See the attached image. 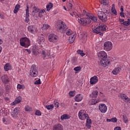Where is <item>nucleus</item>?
Instances as JSON below:
<instances>
[{
	"mask_svg": "<svg viewBox=\"0 0 130 130\" xmlns=\"http://www.w3.org/2000/svg\"><path fill=\"white\" fill-rule=\"evenodd\" d=\"M52 130H63V126L61 124H56L53 126Z\"/></svg>",
	"mask_w": 130,
	"mask_h": 130,
	"instance_id": "nucleus-17",
	"label": "nucleus"
},
{
	"mask_svg": "<svg viewBox=\"0 0 130 130\" xmlns=\"http://www.w3.org/2000/svg\"><path fill=\"white\" fill-rule=\"evenodd\" d=\"M38 43L41 45H42L44 43V41H45V38L43 37H38Z\"/></svg>",
	"mask_w": 130,
	"mask_h": 130,
	"instance_id": "nucleus-25",
	"label": "nucleus"
},
{
	"mask_svg": "<svg viewBox=\"0 0 130 130\" xmlns=\"http://www.w3.org/2000/svg\"><path fill=\"white\" fill-rule=\"evenodd\" d=\"M119 22H120V24H122V25H124V19H119Z\"/></svg>",
	"mask_w": 130,
	"mask_h": 130,
	"instance_id": "nucleus-57",
	"label": "nucleus"
},
{
	"mask_svg": "<svg viewBox=\"0 0 130 130\" xmlns=\"http://www.w3.org/2000/svg\"><path fill=\"white\" fill-rule=\"evenodd\" d=\"M121 71V68L118 67L116 68L113 71V75H117L119 74V73H120V71Z\"/></svg>",
	"mask_w": 130,
	"mask_h": 130,
	"instance_id": "nucleus-30",
	"label": "nucleus"
},
{
	"mask_svg": "<svg viewBox=\"0 0 130 130\" xmlns=\"http://www.w3.org/2000/svg\"><path fill=\"white\" fill-rule=\"evenodd\" d=\"M69 95L70 97H74L75 95H76V91L75 90H71L69 92Z\"/></svg>",
	"mask_w": 130,
	"mask_h": 130,
	"instance_id": "nucleus-46",
	"label": "nucleus"
},
{
	"mask_svg": "<svg viewBox=\"0 0 130 130\" xmlns=\"http://www.w3.org/2000/svg\"><path fill=\"white\" fill-rule=\"evenodd\" d=\"M75 39H76V36L75 35H71L69 39V43H73L74 41H75Z\"/></svg>",
	"mask_w": 130,
	"mask_h": 130,
	"instance_id": "nucleus-29",
	"label": "nucleus"
},
{
	"mask_svg": "<svg viewBox=\"0 0 130 130\" xmlns=\"http://www.w3.org/2000/svg\"><path fill=\"white\" fill-rule=\"evenodd\" d=\"M29 16L25 15V22L26 23H28L29 21H30V20L29 19Z\"/></svg>",
	"mask_w": 130,
	"mask_h": 130,
	"instance_id": "nucleus-53",
	"label": "nucleus"
},
{
	"mask_svg": "<svg viewBox=\"0 0 130 130\" xmlns=\"http://www.w3.org/2000/svg\"><path fill=\"white\" fill-rule=\"evenodd\" d=\"M104 31H106V25L104 24L100 25L99 27L93 29V32L95 34H99L100 32H104Z\"/></svg>",
	"mask_w": 130,
	"mask_h": 130,
	"instance_id": "nucleus-5",
	"label": "nucleus"
},
{
	"mask_svg": "<svg viewBox=\"0 0 130 130\" xmlns=\"http://www.w3.org/2000/svg\"><path fill=\"white\" fill-rule=\"evenodd\" d=\"M25 51H27V52H28V53H29V54H30L31 53V50H30L28 49H25Z\"/></svg>",
	"mask_w": 130,
	"mask_h": 130,
	"instance_id": "nucleus-63",
	"label": "nucleus"
},
{
	"mask_svg": "<svg viewBox=\"0 0 130 130\" xmlns=\"http://www.w3.org/2000/svg\"><path fill=\"white\" fill-rule=\"evenodd\" d=\"M98 82V77L94 76L90 78V85H95Z\"/></svg>",
	"mask_w": 130,
	"mask_h": 130,
	"instance_id": "nucleus-18",
	"label": "nucleus"
},
{
	"mask_svg": "<svg viewBox=\"0 0 130 130\" xmlns=\"http://www.w3.org/2000/svg\"><path fill=\"white\" fill-rule=\"evenodd\" d=\"M100 63L102 67H104V68H106V67H108V66H109V63H110V59H109L107 57L102 59Z\"/></svg>",
	"mask_w": 130,
	"mask_h": 130,
	"instance_id": "nucleus-11",
	"label": "nucleus"
},
{
	"mask_svg": "<svg viewBox=\"0 0 130 130\" xmlns=\"http://www.w3.org/2000/svg\"><path fill=\"white\" fill-rule=\"evenodd\" d=\"M99 109L102 113H106L107 112V106L105 104H100L99 105Z\"/></svg>",
	"mask_w": 130,
	"mask_h": 130,
	"instance_id": "nucleus-12",
	"label": "nucleus"
},
{
	"mask_svg": "<svg viewBox=\"0 0 130 130\" xmlns=\"http://www.w3.org/2000/svg\"><path fill=\"white\" fill-rule=\"evenodd\" d=\"M4 70L5 72H8V71L12 70V65L10 63H7L4 66Z\"/></svg>",
	"mask_w": 130,
	"mask_h": 130,
	"instance_id": "nucleus-24",
	"label": "nucleus"
},
{
	"mask_svg": "<svg viewBox=\"0 0 130 130\" xmlns=\"http://www.w3.org/2000/svg\"><path fill=\"white\" fill-rule=\"evenodd\" d=\"M124 26H129L130 25V19H128L127 21H125L124 22Z\"/></svg>",
	"mask_w": 130,
	"mask_h": 130,
	"instance_id": "nucleus-48",
	"label": "nucleus"
},
{
	"mask_svg": "<svg viewBox=\"0 0 130 130\" xmlns=\"http://www.w3.org/2000/svg\"><path fill=\"white\" fill-rule=\"evenodd\" d=\"M25 111H27L28 112H31V111H32V108H31L29 106H26L25 107Z\"/></svg>",
	"mask_w": 130,
	"mask_h": 130,
	"instance_id": "nucleus-45",
	"label": "nucleus"
},
{
	"mask_svg": "<svg viewBox=\"0 0 130 130\" xmlns=\"http://www.w3.org/2000/svg\"><path fill=\"white\" fill-rule=\"evenodd\" d=\"M53 7L52 3H49L46 6L47 11H50L51 9Z\"/></svg>",
	"mask_w": 130,
	"mask_h": 130,
	"instance_id": "nucleus-43",
	"label": "nucleus"
},
{
	"mask_svg": "<svg viewBox=\"0 0 130 130\" xmlns=\"http://www.w3.org/2000/svg\"><path fill=\"white\" fill-rule=\"evenodd\" d=\"M99 102V100L95 99H92L89 100V103L90 105H95Z\"/></svg>",
	"mask_w": 130,
	"mask_h": 130,
	"instance_id": "nucleus-22",
	"label": "nucleus"
},
{
	"mask_svg": "<svg viewBox=\"0 0 130 130\" xmlns=\"http://www.w3.org/2000/svg\"><path fill=\"white\" fill-rule=\"evenodd\" d=\"M3 92H4V89H2V88L0 87V96H2Z\"/></svg>",
	"mask_w": 130,
	"mask_h": 130,
	"instance_id": "nucleus-59",
	"label": "nucleus"
},
{
	"mask_svg": "<svg viewBox=\"0 0 130 130\" xmlns=\"http://www.w3.org/2000/svg\"><path fill=\"white\" fill-rule=\"evenodd\" d=\"M120 17H123V18H124V13L123 12H120L119 14Z\"/></svg>",
	"mask_w": 130,
	"mask_h": 130,
	"instance_id": "nucleus-61",
	"label": "nucleus"
},
{
	"mask_svg": "<svg viewBox=\"0 0 130 130\" xmlns=\"http://www.w3.org/2000/svg\"><path fill=\"white\" fill-rule=\"evenodd\" d=\"M82 69V68L81 67H77L74 68V70L75 72H79V71H81V70Z\"/></svg>",
	"mask_w": 130,
	"mask_h": 130,
	"instance_id": "nucleus-50",
	"label": "nucleus"
},
{
	"mask_svg": "<svg viewBox=\"0 0 130 130\" xmlns=\"http://www.w3.org/2000/svg\"><path fill=\"white\" fill-rule=\"evenodd\" d=\"M27 30L29 33H30V34H34V35L38 32V29H37V27L35 25H28L27 26Z\"/></svg>",
	"mask_w": 130,
	"mask_h": 130,
	"instance_id": "nucleus-7",
	"label": "nucleus"
},
{
	"mask_svg": "<svg viewBox=\"0 0 130 130\" xmlns=\"http://www.w3.org/2000/svg\"><path fill=\"white\" fill-rule=\"evenodd\" d=\"M55 107H59V103H58L56 101H54Z\"/></svg>",
	"mask_w": 130,
	"mask_h": 130,
	"instance_id": "nucleus-54",
	"label": "nucleus"
},
{
	"mask_svg": "<svg viewBox=\"0 0 130 130\" xmlns=\"http://www.w3.org/2000/svg\"><path fill=\"white\" fill-rule=\"evenodd\" d=\"M71 118V116L68 115L67 114H64L60 117L61 120H64V119H70Z\"/></svg>",
	"mask_w": 130,
	"mask_h": 130,
	"instance_id": "nucleus-28",
	"label": "nucleus"
},
{
	"mask_svg": "<svg viewBox=\"0 0 130 130\" xmlns=\"http://www.w3.org/2000/svg\"><path fill=\"white\" fill-rule=\"evenodd\" d=\"M72 63H73V64H76V63H77V58L76 57L73 58Z\"/></svg>",
	"mask_w": 130,
	"mask_h": 130,
	"instance_id": "nucleus-55",
	"label": "nucleus"
},
{
	"mask_svg": "<svg viewBox=\"0 0 130 130\" xmlns=\"http://www.w3.org/2000/svg\"><path fill=\"white\" fill-rule=\"evenodd\" d=\"M25 87L24 84H18L17 86V90H24L25 89Z\"/></svg>",
	"mask_w": 130,
	"mask_h": 130,
	"instance_id": "nucleus-39",
	"label": "nucleus"
},
{
	"mask_svg": "<svg viewBox=\"0 0 130 130\" xmlns=\"http://www.w3.org/2000/svg\"><path fill=\"white\" fill-rule=\"evenodd\" d=\"M38 69L36 67V65L32 64L29 71V75L32 78H36L38 76Z\"/></svg>",
	"mask_w": 130,
	"mask_h": 130,
	"instance_id": "nucleus-2",
	"label": "nucleus"
},
{
	"mask_svg": "<svg viewBox=\"0 0 130 130\" xmlns=\"http://www.w3.org/2000/svg\"><path fill=\"white\" fill-rule=\"evenodd\" d=\"M20 111H21V109H20V108H15L11 114L12 117H13V118H17V117H18V114L20 113Z\"/></svg>",
	"mask_w": 130,
	"mask_h": 130,
	"instance_id": "nucleus-13",
	"label": "nucleus"
},
{
	"mask_svg": "<svg viewBox=\"0 0 130 130\" xmlns=\"http://www.w3.org/2000/svg\"><path fill=\"white\" fill-rule=\"evenodd\" d=\"M3 121L4 123H5V124H9V122H8L7 121V120H6V119H5V118L3 119Z\"/></svg>",
	"mask_w": 130,
	"mask_h": 130,
	"instance_id": "nucleus-58",
	"label": "nucleus"
},
{
	"mask_svg": "<svg viewBox=\"0 0 130 130\" xmlns=\"http://www.w3.org/2000/svg\"><path fill=\"white\" fill-rule=\"evenodd\" d=\"M114 130H121V128L119 126H117L114 128Z\"/></svg>",
	"mask_w": 130,
	"mask_h": 130,
	"instance_id": "nucleus-60",
	"label": "nucleus"
},
{
	"mask_svg": "<svg viewBox=\"0 0 130 130\" xmlns=\"http://www.w3.org/2000/svg\"><path fill=\"white\" fill-rule=\"evenodd\" d=\"M54 108V106L53 104L45 106V108H46L47 110H51V109H53Z\"/></svg>",
	"mask_w": 130,
	"mask_h": 130,
	"instance_id": "nucleus-40",
	"label": "nucleus"
},
{
	"mask_svg": "<svg viewBox=\"0 0 130 130\" xmlns=\"http://www.w3.org/2000/svg\"><path fill=\"white\" fill-rule=\"evenodd\" d=\"M1 79L4 84H9L10 83V78L7 75L2 76Z\"/></svg>",
	"mask_w": 130,
	"mask_h": 130,
	"instance_id": "nucleus-14",
	"label": "nucleus"
},
{
	"mask_svg": "<svg viewBox=\"0 0 130 130\" xmlns=\"http://www.w3.org/2000/svg\"><path fill=\"white\" fill-rule=\"evenodd\" d=\"M98 16L102 22H106V21H107V16L104 12L98 11Z\"/></svg>",
	"mask_w": 130,
	"mask_h": 130,
	"instance_id": "nucleus-10",
	"label": "nucleus"
},
{
	"mask_svg": "<svg viewBox=\"0 0 130 130\" xmlns=\"http://www.w3.org/2000/svg\"><path fill=\"white\" fill-rule=\"evenodd\" d=\"M82 16L83 15L80 14L79 18H78V19L79 23H80V24H81L82 25H83V26H86L88 25V24H90V18H89V17L82 18Z\"/></svg>",
	"mask_w": 130,
	"mask_h": 130,
	"instance_id": "nucleus-3",
	"label": "nucleus"
},
{
	"mask_svg": "<svg viewBox=\"0 0 130 130\" xmlns=\"http://www.w3.org/2000/svg\"><path fill=\"white\" fill-rule=\"evenodd\" d=\"M100 2L102 5H104V6L109 5V1L108 0H100Z\"/></svg>",
	"mask_w": 130,
	"mask_h": 130,
	"instance_id": "nucleus-36",
	"label": "nucleus"
},
{
	"mask_svg": "<svg viewBox=\"0 0 130 130\" xmlns=\"http://www.w3.org/2000/svg\"><path fill=\"white\" fill-rule=\"evenodd\" d=\"M86 119V125L88 128H90L91 124L92 123V122H91V119H90L89 117L87 118Z\"/></svg>",
	"mask_w": 130,
	"mask_h": 130,
	"instance_id": "nucleus-31",
	"label": "nucleus"
},
{
	"mask_svg": "<svg viewBox=\"0 0 130 130\" xmlns=\"http://www.w3.org/2000/svg\"><path fill=\"white\" fill-rule=\"evenodd\" d=\"M113 48V45L110 41H107L104 44V49L106 51H110Z\"/></svg>",
	"mask_w": 130,
	"mask_h": 130,
	"instance_id": "nucleus-6",
	"label": "nucleus"
},
{
	"mask_svg": "<svg viewBox=\"0 0 130 130\" xmlns=\"http://www.w3.org/2000/svg\"><path fill=\"white\" fill-rule=\"evenodd\" d=\"M71 16H72V17H76V19H79V17H80V14H78L77 15V14H76V13L75 12H72L71 13H70Z\"/></svg>",
	"mask_w": 130,
	"mask_h": 130,
	"instance_id": "nucleus-44",
	"label": "nucleus"
},
{
	"mask_svg": "<svg viewBox=\"0 0 130 130\" xmlns=\"http://www.w3.org/2000/svg\"><path fill=\"white\" fill-rule=\"evenodd\" d=\"M35 85H40L41 82H40V79H38V80L36 81L35 82Z\"/></svg>",
	"mask_w": 130,
	"mask_h": 130,
	"instance_id": "nucleus-56",
	"label": "nucleus"
},
{
	"mask_svg": "<svg viewBox=\"0 0 130 130\" xmlns=\"http://www.w3.org/2000/svg\"><path fill=\"white\" fill-rule=\"evenodd\" d=\"M67 8L70 10L73 9V5L71 3L67 4Z\"/></svg>",
	"mask_w": 130,
	"mask_h": 130,
	"instance_id": "nucleus-49",
	"label": "nucleus"
},
{
	"mask_svg": "<svg viewBox=\"0 0 130 130\" xmlns=\"http://www.w3.org/2000/svg\"><path fill=\"white\" fill-rule=\"evenodd\" d=\"M48 41L50 42H52L54 43L55 42H57L58 40V36H56L54 34H51L49 35L48 37Z\"/></svg>",
	"mask_w": 130,
	"mask_h": 130,
	"instance_id": "nucleus-8",
	"label": "nucleus"
},
{
	"mask_svg": "<svg viewBox=\"0 0 130 130\" xmlns=\"http://www.w3.org/2000/svg\"><path fill=\"white\" fill-rule=\"evenodd\" d=\"M20 44L25 48H28L30 46V40L27 37H23L20 40Z\"/></svg>",
	"mask_w": 130,
	"mask_h": 130,
	"instance_id": "nucleus-1",
	"label": "nucleus"
},
{
	"mask_svg": "<svg viewBox=\"0 0 130 130\" xmlns=\"http://www.w3.org/2000/svg\"><path fill=\"white\" fill-rule=\"evenodd\" d=\"M98 57H100V58L104 59L107 58V53L105 52L104 51H101L99 52L98 54Z\"/></svg>",
	"mask_w": 130,
	"mask_h": 130,
	"instance_id": "nucleus-15",
	"label": "nucleus"
},
{
	"mask_svg": "<svg viewBox=\"0 0 130 130\" xmlns=\"http://www.w3.org/2000/svg\"><path fill=\"white\" fill-rule=\"evenodd\" d=\"M111 12L115 16H117V11L115 9V5L114 4H112V5Z\"/></svg>",
	"mask_w": 130,
	"mask_h": 130,
	"instance_id": "nucleus-32",
	"label": "nucleus"
},
{
	"mask_svg": "<svg viewBox=\"0 0 130 130\" xmlns=\"http://www.w3.org/2000/svg\"><path fill=\"white\" fill-rule=\"evenodd\" d=\"M20 8H21V5H19V4H17L15 7V9L14 10V14H17V13H18V12H19V10H20Z\"/></svg>",
	"mask_w": 130,
	"mask_h": 130,
	"instance_id": "nucleus-33",
	"label": "nucleus"
},
{
	"mask_svg": "<svg viewBox=\"0 0 130 130\" xmlns=\"http://www.w3.org/2000/svg\"><path fill=\"white\" fill-rule=\"evenodd\" d=\"M45 13V10L44 9H42L41 11L39 10V13H38V16L39 18H42L43 17V14Z\"/></svg>",
	"mask_w": 130,
	"mask_h": 130,
	"instance_id": "nucleus-35",
	"label": "nucleus"
},
{
	"mask_svg": "<svg viewBox=\"0 0 130 130\" xmlns=\"http://www.w3.org/2000/svg\"><path fill=\"white\" fill-rule=\"evenodd\" d=\"M78 117L81 120H85V119L89 118V115L88 114H86L85 110H81L78 112Z\"/></svg>",
	"mask_w": 130,
	"mask_h": 130,
	"instance_id": "nucleus-4",
	"label": "nucleus"
},
{
	"mask_svg": "<svg viewBox=\"0 0 130 130\" xmlns=\"http://www.w3.org/2000/svg\"><path fill=\"white\" fill-rule=\"evenodd\" d=\"M22 101V98L21 96H18L16 98L15 100L11 103L12 106H14V105H16V104H19L20 102Z\"/></svg>",
	"mask_w": 130,
	"mask_h": 130,
	"instance_id": "nucleus-20",
	"label": "nucleus"
},
{
	"mask_svg": "<svg viewBox=\"0 0 130 130\" xmlns=\"http://www.w3.org/2000/svg\"><path fill=\"white\" fill-rule=\"evenodd\" d=\"M32 53H33L34 55H38L39 54V52H38V49L37 48L34 47L32 49Z\"/></svg>",
	"mask_w": 130,
	"mask_h": 130,
	"instance_id": "nucleus-34",
	"label": "nucleus"
},
{
	"mask_svg": "<svg viewBox=\"0 0 130 130\" xmlns=\"http://www.w3.org/2000/svg\"><path fill=\"white\" fill-rule=\"evenodd\" d=\"M42 54L44 57V59H45L46 57H48L50 55V53L47 50H45L42 51Z\"/></svg>",
	"mask_w": 130,
	"mask_h": 130,
	"instance_id": "nucleus-21",
	"label": "nucleus"
},
{
	"mask_svg": "<svg viewBox=\"0 0 130 130\" xmlns=\"http://www.w3.org/2000/svg\"><path fill=\"white\" fill-rule=\"evenodd\" d=\"M0 18L1 19H5V16H4V14L0 13Z\"/></svg>",
	"mask_w": 130,
	"mask_h": 130,
	"instance_id": "nucleus-62",
	"label": "nucleus"
},
{
	"mask_svg": "<svg viewBox=\"0 0 130 130\" xmlns=\"http://www.w3.org/2000/svg\"><path fill=\"white\" fill-rule=\"evenodd\" d=\"M90 97L91 98H97V96H98V91L94 90L92 92L91 94L89 95Z\"/></svg>",
	"mask_w": 130,
	"mask_h": 130,
	"instance_id": "nucleus-27",
	"label": "nucleus"
},
{
	"mask_svg": "<svg viewBox=\"0 0 130 130\" xmlns=\"http://www.w3.org/2000/svg\"><path fill=\"white\" fill-rule=\"evenodd\" d=\"M120 97H121V99L123 100V101L125 102H127V103H130V99L126 96V94L124 93L120 94Z\"/></svg>",
	"mask_w": 130,
	"mask_h": 130,
	"instance_id": "nucleus-16",
	"label": "nucleus"
},
{
	"mask_svg": "<svg viewBox=\"0 0 130 130\" xmlns=\"http://www.w3.org/2000/svg\"><path fill=\"white\" fill-rule=\"evenodd\" d=\"M35 114L38 116H41V111L38 110L36 111Z\"/></svg>",
	"mask_w": 130,
	"mask_h": 130,
	"instance_id": "nucleus-51",
	"label": "nucleus"
},
{
	"mask_svg": "<svg viewBox=\"0 0 130 130\" xmlns=\"http://www.w3.org/2000/svg\"><path fill=\"white\" fill-rule=\"evenodd\" d=\"M50 27V25H49V24H44L43 25V26L42 27V30H47V29H48V28H49Z\"/></svg>",
	"mask_w": 130,
	"mask_h": 130,
	"instance_id": "nucleus-42",
	"label": "nucleus"
},
{
	"mask_svg": "<svg viewBox=\"0 0 130 130\" xmlns=\"http://www.w3.org/2000/svg\"><path fill=\"white\" fill-rule=\"evenodd\" d=\"M77 52L78 54H80L81 56H84L85 55V53H84V51L81 49L78 50L77 51Z\"/></svg>",
	"mask_w": 130,
	"mask_h": 130,
	"instance_id": "nucleus-41",
	"label": "nucleus"
},
{
	"mask_svg": "<svg viewBox=\"0 0 130 130\" xmlns=\"http://www.w3.org/2000/svg\"><path fill=\"white\" fill-rule=\"evenodd\" d=\"M120 11L121 12H123V6H121L120 7Z\"/></svg>",
	"mask_w": 130,
	"mask_h": 130,
	"instance_id": "nucleus-64",
	"label": "nucleus"
},
{
	"mask_svg": "<svg viewBox=\"0 0 130 130\" xmlns=\"http://www.w3.org/2000/svg\"><path fill=\"white\" fill-rule=\"evenodd\" d=\"M88 19L90 20V23L91 21H93V22H96L97 21V17L94 16L93 14H89L88 15Z\"/></svg>",
	"mask_w": 130,
	"mask_h": 130,
	"instance_id": "nucleus-26",
	"label": "nucleus"
},
{
	"mask_svg": "<svg viewBox=\"0 0 130 130\" xmlns=\"http://www.w3.org/2000/svg\"><path fill=\"white\" fill-rule=\"evenodd\" d=\"M30 14L29 13V5H26V9L25 11V16H29Z\"/></svg>",
	"mask_w": 130,
	"mask_h": 130,
	"instance_id": "nucleus-47",
	"label": "nucleus"
},
{
	"mask_svg": "<svg viewBox=\"0 0 130 130\" xmlns=\"http://www.w3.org/2000/svg\"><path fill=\"white\" fill-rule=\"evenodd\" d=\"M40 10L38 7L35 6L34 7L31 13L32 16L37 17V15H36V14H37V13H39Z\"/></svg>",
	"mask_w": 130,
	"mask_h": 130,
	"instance_id": "nucleus-19",
	"label": "nucleus"
},
{
	"mask_svg": "<svg viewBox=\"0 0 130 130\" xmlns=\"http://www.w3.org/2000/svg\"><path fill=\"white\" fill-rule=\"evenodd\" d=\"M65 33L68 36H70H70H71L72 35H74V34H73V31L68 28H67V30H66Z\"/></svg>",
	"mask_w": 130,
	"mask_h": 130,
	"instance_id": "nucleus-38",
	"label": "nucleus"
},
{
	"mask_svg": "<svg viewBox=\"0 0 130 130\" xmlns=\"http://www.w3.org/2000/svg\"><path fill=\"white\" fill-rule=\"evenodd\" d=\"M107 121L108 122H116L117 121V119L116 117L111 119H107Z\"/></svg>",
	"mask_w": 130,
	"mask_h": 130,
	"instance_id": "nucleus-37",
	"label": "nucleus"
},
{
	"mask_svg": "<svg viewBox=\"0 0 130 130\" xmlns=\"http://www.w3.org/2000/svg\"><path fill=\"white\" fill-rule=\"evenodd\" d=\"M75 100L76 102H80L83 100V95L82 94H77L75 97Z\"/></svg>",
	"mask_w": 130,
	"mask_h": 130,
	"instance_id": "nucleus-23",
	"label": "nucleus"
},
{
	"mask_svg": "<svg viewBox=\"0 0 130 130\" xmlns=\"http://www.w3.org/2000/svg\"><path fill=\"white\" fill-rule=\"evenodd\" d=\"M123 120L124 122L126 123V122H127V117H126V116L123 115Z\"/></svg>",
	"mask_w": 130,
	"mask_h": 130,
	"instance_id": "nucleus-52",
	"label": "nucleus"
},
{
	"mask_svg": "<svg viewBox=\"0 0 130 130\" xmlns=\"http://www.w3.org/2000/svg\"><path fill=\"white\" fill-rule=\"evenodd\" d=\"M67 30H68V26H67L64 22L61 23L58 29L59 32L63 34L66 33Z\"/></svg>",
	"mask_w": 130,
	"mask_h": 130,
	"instance_id": "nucleus-9",
	"label": "nucleus"
}]
</instances>
